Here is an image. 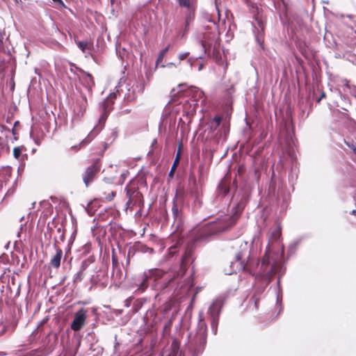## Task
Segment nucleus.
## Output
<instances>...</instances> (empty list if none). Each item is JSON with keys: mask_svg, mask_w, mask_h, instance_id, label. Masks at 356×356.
<instances>
[{"mask_svg": "<svg viewBox=\"0 0 356 356\" xmlns=\"http://www.w3.org/2000/svg\"><path fill=\"white\" fill-rule=\"evenodd\" d=\"M280 237L281 228L277 226L269 234L268 243L261 264L259 273L266 275L268 280H271L274 274L281 273L283 271L281 259L284 252V246L281 243Z\"/></svg>", "mask_w": 356, "mask_h": 356, "instance_id": "1", "label": "nucleus"}, {"mask_svg": "<svg viewBox=\"0 0 356 356\" xmlns=\"http://www.w3.org/2000/svg\"><path fill=\"white\" fill-rule=\"evenodd\" d=\"M232 248L234 250L235 261L232 262V265H236V268L239 270L247 271L251 274L256 273V268L259 267L258 261H255L252 257H250L251 254V245L247 241L241 238L234 241L232 243ZM258 271L260 277L264 278L265 281L269 282L266 275H263Z\"/></svg>", "mask_w": 356, "mask_h": 356, "instance_id": "2", "label": "nucleus"}, {"mask_svg": "<svg viewBox=\"0 0 356 356\" xmlns=\"http://www.w3.org/2000/svg\"><path fill=\"white\" fill-rule=\"evenodd\" d=\"M207 325L204 319L203 313L199 314V321L196 332L194 334L189 335V341L187 344L188 353L191 356H199L204 349L207 342Z\"/></svg>", "mask_w": 356, "mask_h": 356, "instance_id": "3", "label": "nucleus"}, {"mask_svg": "<svg viewBox=\"0 0 356 356\" xmlns=\"http://www.w3.org/2000/svg\"><path fill=\"white\" fill-rule=\"evenodd\" d=\"M243 207L244 204L243 203L238 204L233 216L225 215L216 221L209 223L203 229L201 234L207 237L226 231L236 223L238 218V213L243 209Z\"/></svg>", "mask_w": 356, "mask_h": 356, "instance_id": "4", "label": "nucleus"}, {"mask_svg": "<svg viewBox=\"0 0 356 356\" xmlns=\"http://www.w3.org/2000/svg\"><path fill=\"white\" fill-rule=\"evenodd\" d=\"M115 98L116 94L115 92L111 93L108 95V97L102 103V105L103 113L99 119V125L95 127L94 129L88 135V136L79 144V145L72 146V149H77L81 147L87 145L89 143H90L96 134L102 129L103 124L106 120L108 113L110 112V111H111L113 108L112 105Z\"/></svg>", "mask_w": 356, "mask_h": 356, "instance_id": "5", "label": "nucleus"}, {"mask_svg": "<svg viewBox=\"0 0 356 356\" xmlns=\"http://www.w3.org/2000/svg\"><path fill=\"white\" fill-rule=\"evenodd\" d=\"M165 275V273L160 270V269H151L149 270L147 272H145V279H149L152 280L154 282H155V284L154 285V287H155L156 289H164L167 287L168 284L170 283L173 278H168L165 277L161 281H159L160 279H162L163 276Z\"/></svg>", "mask_w": 356, "mask_h": 356, "instance_id": "6", "label": "nucleus"}, {"mask_svg": "<svg viewBox=\"0 0 356 356\" xmlns=\"http://www.w3.org/2000/svg\"><path fill=\"white\" fill-rule=\"evenodd\" d=\"M184 92H186V95L191 96L195 102H197L204 96V92L200 88L191 86L186 90V86L184 83L179 84L176 88H173L170 94L172 97H175L181 95Z\"/></svg>", "mask_w": 356, "mask_h": 356, "instance_id": "7", "label": "nucleus"}, {"mask_svg": "<svg viewBox=\"0 0 356 356\" xmlns=\"http://www.w3.org/2000/svg\"><path fill=\"white\" fill-rule=\"evenodd\" d=\"M222 306V300L221 298H216L213 301L208 309V314L211 318V330L213 334L217 333L219 315Z\"/></svg>", "mask_w": 356, "mask_h": 356, "instance_id": "8", "label": "nucleus"}, {"mask_svg": "<svg viewBox=\"0 0 356 356\" xmlns=\"http://www.w3.org/2000/svg\"><path fill=\"white\" fill-rule=\"evenodd\" d=\"M88 101L86 96L82 95L80 99H78L73 106L74 117L72 118V122H78L83 116L86 111Z\"/></svg>", "mask_w": 356, "mask_h": 356, "instance_id": "9", "label": "nucleus"}, {"mask_svg": "<svg viewBox=\"0 0 356 356\" xmlns=\"http://www.w3.org/2000/svg\"><path fill=\"white\" fill-rule=\"evenodd\" d=\"M100 166L99 160L96 159L91 165L87 168L83 176V180L86 186L93 181L96 174L100 170Z\"/></svg>", "mask_w": 356, "mask_h": 356, "instance_id": "10", "label": "nucleus"}, {"mask_svg": "<svg viewBox=\"0 0 356 356\" xmlns=\"http://www.w3.org/2000/svg\"><path fill=\"white\" fill-rule=\"evenodd\" d=\"M87 318V311L81 308L74 314V318L71 323V329L74 331L80 330L85 325Z\"/></svg>", "mask_w": 356, "mask_h": 356, "instance_id": "11", "label": "nucleus"}, {"mask_svg": "<svg viewBox=\"0 0 356 356\" xmlns=\"http://www.w3.org/2000/svg\"><path fill=\"white\" fill-rule=\"evenodd\" d=\"M185 9V24L182 35L183 36L188 33L189 26L191 23L193 21L195 16V5L192 6L191 7H188Z\"/></svg>", "mask_w": 356, "mask_h": 356, "instance_id": "12", "label": "nucleus"}, {"mask_svg": "<svg viewBox=\"0 0 356 356\" xmlns=\"http://www.w3.org/2000/svg\"><path fill=\"white\" fill-rule=\"evenodd\" d=\"M81 83L85 86L89 93L92 91V88L95 84L93 77L89 73L83 72L80 76Z\"/></svg>", "mask_w": 356, "mask_h": 356, "instance_id": "13", "label": "nucleus"}, {"mask_svg": "<svg viewBox=\"0 0 356 356\" xmlns=\"http://www.w3.org/2000/svg\"><path fill=\"white\" fill-rule=\"evenodd\" d=\"M55 254L50 259L49 265L56 269L60 266V261L63 257V250L57 246H55Z\"/></svg>", "mask_w": 356, "mask_h": 356, "instance_id": "14", "label": "nucleus"}, {"mask_svg": "<svg viewBox=\"0 0 356 356\" xmlns=\"http://www.w3.org/2000/svg\"><path fill=\"white\" fill-rule=\"evenodd\" d=\"M162 356H181L178 343L173 341L170 347L162 353Z\"/></svg>", "mask_w": 356, "mask_h": 356, "instance_id": "15", "label": "nucleus"}, {"mask_svg": "<svg viewBox=\"0 0 356 356\" xmlns=\"http://www.w3.org/2000/svg\"><path fill=\"white\" fill-rule=\"evenodd\" d=\"M122 85L120 83L119 87L121 88V92L124 93V97L128 100L131 101L135 98V90L133 88V86H131V83H127L124 86V90L122 88Z\"/></svg>", "mask_w": 356, "mask_h": 356, "instance_id": "16", "label": "nucleus"}, {"mask_svg": "<svg viewBox=\"0 0 356 356\" xmlns=\"http://www.w3.org/2000/svg\"><path fill=\"white\" fill-rule=\"evenodd\" d=\"M88 267V262L84 261L82 262L79 270L74 275L73 282L74 284H77L81 282L84 277V270Z\"/></svg>", "mask_w": 356, "mask_h": 356, "instance_id": "17", "label": "nucleus"}, {"mask_svg": "<svg viewBox=\"0 0 356 356\" xmlns=\"http://www.w3.org/2000/svg\"><path fill=\"white\" fill-rule=\"evenodd\" d=\"M210 35H205L204 37V40L200 41L201 46L202 47L203 51L205 54H210V49L213 44L212 42L210 40Z\"/></svg>", "mask_w": 356, "mask_h": 356, "instance_id": "18", "label": "nucleus"}, {"mask_svg": "<svg viewBox=\"0 0 356 356\" xmlns=\"http://www.w3.org/2000/svg\"><path fill=\"white\" fill-rule=\"evenodd\" d=\"M222 118L219 116H216L211 119L209 123L208 127L211 132L215 131L220 126Z\"/></svg>", "mask_w": 356, "mask_h": 356, "instance_id": "19", "label": "nucleus"}, {"mask_svg": "<svg viewBox=\"0 0 356 356\" xmlns=\"http://www.w3.org/2000/svg\"><path fill=\"white\" fill-rule=\"evenodd\" d=\"M142 198V194L140 193L139 191H138L136 193H134V195L133 197H130V200H128L127 202V207H131L134 206L135 204L140 203Z\"/></svg>", "mask_w": 356, "mask_h": 356, "instance_id": "20", "label": "nucleus"}, {"mask_svg": "<svg viewBox=\"0 0 356 356\" xmlns=\"http://www.w3.org/2000/svg\"><path fill=\"white\" fill-rule=\"evenodd\" d=\"M24 150V147L23 146L15 147L13 149V156L17 159L19 161H22L26 156V154H22V151Z\"/></svg>", "mask_w": 356, "mask_h": 356, "instance_id": "21", "label": "nucleus"}, {"mask_svg": "<svg viewBox=\"0 0 356 356\" xmlns=\"http://www.w3.org/2000/svg\"><path fill=\"white\" fill-rule=\"evenodd\" d=\"M11 168L10 167L3 169L0 172V181H3L6 184L7 182L8 181L9 177L11 176Z\"/></svg>", "mask_w": 356, "mask_h": 356, "instance_id": "22", "label": "nucleus"}, {"mask_svg": "<svg viewBox=\"0 0 356 356\" xmlns=\"http://www.w3.org/2000/svg\"><path fill=\"white\" fill-rule=\"evenodd\" d=\"M177 198H178V195L176 194L175 197L174 201H173V205H172V212L174 218L176 220L178 219L179 218V216H180V215H179V207L177 206V204L176 203V201H177Z\"/></svg>", "mask_w": 356, "mask_h": 356, "instance_id": "23", "label": "nucleus"}, {"mask_svg": "<svg viewBox=\"0 0 356 356\" xmlns=\"http://www.w3.org/2000/svg\"><path fill=\"white\" fill-rule=\"evenodd\" d=\"M125 190L127 196L128 197V200H130V197H133V195H134V193L138 191V189L136 187L131 184L128 185L126 187Z\"/></svg>", "mask_w": 356, "mask_h": 356, "instance_id": "24", "label": "nucleus"}, {"mask_svg": "<svg viewBox=\"0 0 356 356\" xmlns=\"http://www.w3.org/2000/svg\"><path fill=\"white\" fill-rule=\"evenodd\" d=\"M179 5L184 8L195 5V0H177Z\"/></svg>", "mask_w": 356, "mask_h": 356, "instance_id": "25", "label": "nucleus"}, {"mask_svg": "<svg viewBox=\"0 0 356 356\" xmlns=\"http://www.w3.org/2000/svg\"><path fill=\"white\" fill-rule=\"evenodd\" d=\"M343 58L347 59L348 61L356 64V54L350 52V51H346L343 53Z\"/></svg>", "mask_w": 356, "mask_h": 356, "instance_id": "26", "label": "nucleus"}, {"mask_svg": "<svg viewBox=\"0 0 356 356\" xmlns=\"http://www.w3.org/2000/svg\"><path fill=\"white\" fill-rule=\"evenodd\" d=\"M179 160H180V151L179 150V152L177 154L176 158L174 161L173 165H172V166L170 169V171L169 172L170 177H173L174 172L179 163Z\"/></svg>", "mask_w": 356, "mask_h": 356, "instance_id": "27", "label": "nucleus"}, {"mask_svg": "<svg viewBox=\"0 0 356 356\" xmlns=\"http://www.w3.org/2000/svg\"><path fill=\"white\" fill-rule=\"evenodd\" d=\"M149 279H145V274L143 275V278L142 282L138 285V287L137 289V291L139 292H143L148 286L147 281Z\"/></svg>", "mask_w": 356, "mask_h": 356, "instance_id": "28", "label": "nucleus"}, {"mask_svg": "<svg viewBox=\"0 0 356 356\" xmlns=\"http://www.w3.org/2000/svg\"><path fill=\"white\" fill-rule=\"evenodd\" d=\"M169 48H170V45L167 46L165 49H162L160 52H159V54L158 56V58L156 59V65H159V63H161L163 61V59L165 55V54L167 53V51L169 50Z\"/></svg>", "mask_w": 356, "mask_h": 356, "instance_id": "29", "label": "nucleus"}, {"mask_svg": "<svg viewBox=\"0 0 356 356\" xmlns=\"http://www.w3.org/2000/svg\"><path fill=\"white\" fill-rule=\"evenodd\" d=\"M76 44L83 52H85L86 49H89L91 46L86 41H78L76 42Z\"/></svg>", "mask_w": 356, "mask_h": 356, "instance_id": "30", "label": "nucleus"}, {"mask_svg": "<svg viewBox=\"0 0 356 356\" xmlns=\"http://www.w3.org/2000/svg\"><path fill=\"white\" fill-rule=\"evenodd\" d=\"M251 245H261V241H260V238L258 236H254V238H252V243H251Z\"/></svg>", "mask_w": 356, "mask_h": 356, "instance_id": "31", "label": "nucleus"}, {"mask_svg": "<svg viewBox=\"0 0 356 356\" xmlns=\"http://www.w3.org/2000/svg\"><path fill=\"white\" fill-rule=\"evenodd\" d=\"M188 55H189V52H188V51L179 54L178 55V58L179 60V64L180 63V62L181 60H184V59H186Z\"/></svg>", "mask_w": 356, "mask_h": 356, "instance_id": "32", "label": "nucleus"}, {"mask_svg": "<svg viewBox=\"0 0 356 356\" xmlns=\"http://www.w3.org/2000/svg\"><path fill=\"white\" fill-rule=\"evenodd\" d=\"M256 40H257V43L259 44V46L262 47L264 40H263L262 35L260 34L259 33L257 35H256Z\"/></svg>", "mask_w": 356, "mask_h": 356, "instance_id": "33", "label": "nucleus"}, {"mask_svg": "<svg viewBox=\"0 0 356 356\" xmlns=\"http://www.w3.org/2000/svg\"><path fill=\"white\" fill-rule=\"evenodd\" d=\"M186 259V257H182V259H181V271H182V275L184 273V265H185V261Z\"/></svg>", "mask_w": 356, "mask_h": 356, "instance_id": "34", "label": "nucleus"}, {"mask_svg": "<svg viewBox=\"0 0 356 356\" xmlns=\"http://www.w3.org/2000/svg\"><path fill=\"white\" fill-rule=\"evenodd\" d=\"M112 264H113V268L114 270L118 266V259L113 256L112 257Z\"/></svg>", "mask_w": 356, "mask_h": 356, "instance_id": "35", "label": "nucleus"}, {"mask_svg": "<svg viewBox=\"0 0 356 356\" xmlns=\"http://www.w3.org/2000/svg\"><path fill=\"white\" fill-rule=\"evenodd\" d=\"M115 196V193L114 192H111V193L108 194V196L106 197V199L107 200L110 201V200H112Z\"/></svg>", "mask_w": 356, "mask_h": 356, "instance_id": "36", "label": "nucleus"}, {"mask_svg": "<svg viewBox=\"0 0 356 356\" xmlns=\"http://www.w3.org/2000/svg\"><path fill=\"white\" fill-rule=\"evenodd\" d=\"M298 245V242H293V243H291L289 245V248L290 250H292L295 249Z\"/></svg>", "mask_w": 356, "mask_h": 356, "instance_id": "37", "label": "nucleus"}, {"mask_svg": "<svg viewBox=\"0 0 356 356\" xmlns=\"http://www.w3.org/2000/svg\"><path fill=\"white\" fill-rule=\"evenodd\" d=\"M178 65H179V63H178V64H175V63H167V65H161V67H171V66L177 67V66H178Z\"/></svg>", "mask_w": 356, "mask_h": 356, "instance_id": "38", "label": "nucleus"}, {"mask_svg": "<svg viewBox=\"0 0 356 356\" xmlns=\"http://www.w3.org/2000/svg\"><path fill=\"white\" fill-rule=\"evenodd\" d=\"M194 204H195V207H200L201 206V204H202V201L200 199L196 198L195 200V201H194Z\"/></svg>", "mask_w": 356, "mask_h": 356, "instance_id": "39", "label": "nucleus"}, {"mask_svg": "<svg viewBox=\"0 0 356 356\" xmlns=\"http://www.w3.org/2000/svg\"><path fill=\"white\" fill-rule=\"evenodd\" d=\"M193 58H189L187 60V63L190 65V66L192 67L193 66Z\"/></svg>", "mask_w": 356, "mask_h": 356, "instance_id": "40", "label": "nucleus"}, {"mask_svg": "<svg viewBox=\"0 0 356 356\" xmlns=\"http://www.w3.org/2000/svg\"><path fill=\"white\" fill-rule=\"evenodd\" d=\"M346 143L347 144L348 146L352 148V149L353 150V152L356 154V146L354 145H352L351 146L350 145V144L348 143H347L346 141H345Z\"/></svg>", "mask_w": 356, "mask_h": 356, "instance_id": "41", "label": "nucleus"}, {"mask_svg": "<svg viewBox=\"0 0 356 356\" xmlns=\"http://www.w3.org/2000/svg\"><path fill=\"white\" fill-rule=\"evenodd\" d=\"M90 282H91V284H92V285L96 284V283H97V280H96V279H95V276H94V275H92V276L91 277V278H90Z\"/></svg>", "mask_w": 356, "mask_h": 356, "instance_id": "42", "label": "nucleus"}, {"mask_svg": "<svg viewBox=\"0 0 356 356\" xmlns=\"http://www.w3.org/2000/svg\"><path fill=\"white\" fill-rule=\"evenodd\" d=\"M54 3L58 4V5H61V6H63V2L62 0H52Z\"/></svg>", "mask_w": 356, "mask_h": 356, "instance_id": "43", "label": "nucleus"}, {"mask_svg": "<svg viewBox=\"0 0 356 356\" xmlns=\"http://www.w3.org/2000/svg\"><path fill=\"white\" fill-rule=\"evenodd\" d=\"M4 63L0 60V72H2L4 69Z\"/></svg>", "mask_w": 356, "mask_h": 356, "instance_id": "44", "label": "nucleus"}, {"mask_svg": "<svg viewBox=\"0 0 356 356\" xmlns=\"http://www.w3.org/2000/svg\"><path fill=\"white\" fill-rule=\"evenodd\" d=\"M127 173H126V172H123V173H122V175H121V177H122V183L124 181V180L125 177H126V176H127Z\"/></svg>", "mask_w": 356, "mask_h": 356, "instance_id": "45", "label": "nucleus"}, {"mask_svg": "<svg viewBox=\"0 0 356 356\" xmlns=\"http://www.w3.org/2000/svg\"><path fill=\"white\" fill-rule=\"evenodd\" d=\"M335 57L341 58H343V54L337 53V54H336Z\"/></svg>", "mask_w": 356, "mask_h": 356, "instance_id": "46", "label": "nucleus"}, {"mask_svg": "<svg viewBox=\"0 0 356 356\" xmlns=\"http://www.w3.org/2000/svg\"><path fill=\"white\" fill-rule=\"evenodd\" d=\"M325 97V93H324V92H323V93L321 94V95L320 98L317 100V102H319L321 100V99H322L323 97Z\"/></svg>", "mask_w": 356, "mask_h": 356, "instance_id": "47", "label": "nucleus"}, {"mask_svg": "<svg viewBox=\"0 0 356 356\" xmlns=\"http://www.w3.org/2000/svg\"><path fill=\"white\" fill-rule=\"evenodd\" d=\"M258 24H259V27L261 29V31H263L264 27H263L262 22H259H259H258Z\"/></svg>", "mask_w": 356, "mask_h": 356, "instance_id": "48", "label": "nucleus"}, {"mask_svg": "<svg viewBox=\"0 0 356 356\" xmlns=\"http://www.w3.org/2000/svg\"><path fill=\"white\" fill-rule=\"evenodd\" d=\"M202 68H203V64L200 63L199 67H198V70L200 71V70H202Z\"/></svg>", "mask_w": 356, "mask_h": 356, "instance_id": "49", "label": "nucleus"}, {"mask_svg": "<svg viewBox=\"0 0 356 356\" xmlns=\"http://www.w3.org/2000/svg\"><path fill=\"white\" fill-rule=\"evenodd\" d=\"M3 39V35H1V33H0V42H1V43H2Z\"/></svg>", "mask_w": 356, "mask_h": 356, "instance_id": "50", "label": "nucleus"}, {"mask_svg": "<svg viewBox=\"0 0 356 356\" xmlns=\"http://www.w3.org/2000/svg\"><path fill=\"white\" fill-rule=\"evenodd\" d=\"M350 213L356 215V211L355 210H353Z\"/></svg>", "mask_w": 356, "mask_h": 356, "instance_id": "51", "label": "nucleus"}, {"mask_svg": "<svg viewBox=\"0 0 356 356\" xmlns=\"http://www.w3.org/2000/svg\"><path fill=\"white\" fill-rule=\"evenodd\" d=\"M228 191H229V190L225 189V194H227V193H228Z\"/></svg>", "mask_w": 356, "mask_h": 356, "instance_id": "52", "label": "nucleus"}, {"mask_svg": "<svg viewBox=\"0 0 356 356\" xmlns=\"http://www.w3.org/2000/svg\"><path fill=\"white\" fill-rule=\"evenodd\" d=\"M277 301L279 302L280 301V298H279V296H277Z\"/></svg>", "mask_w": 356, "mask_h": 356, "instance_id": "53", "label": "nucleus"}, {"mask_svg": "<svg viewBox=\"0 0 356 356\" xmlns=\"http://www.w3.org/2000/svg\"><path fill=\"white\" fill-rule=\"evenodd\" d=\"M216 10H217L218 13L219 14V10H218V8H216Z\"/></svg>", "mask_w": 356, "mask_h": 356, "instance_id": "54", "label": "nucleus"}]
</instances>
